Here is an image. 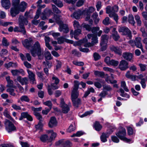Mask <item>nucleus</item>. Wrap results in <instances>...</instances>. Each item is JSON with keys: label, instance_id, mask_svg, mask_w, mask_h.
<instances>
[{"label": "nucleus", "instance_id": "58836bf2", "mask_svg": "<svg viewBox=\"0 0 147 147\" xmlns=\"http://www.w3.org/2000/svg\"><path fill=\"white\" fill-rule=\"evenodd\" d=\"M135 19L136 21L138 26H140L142 24V21L141 20L140 18L138 15H136L135 16Z\"/></svg>", "mask_w": 147, "mask_h": 147}, {"label": "nucleus", "instance_id": "4d7b16f0", "mask_svg": "<svg viewBox=\"0 0 147 147\" xmlns=\"http://www.w3.org/2000/svg\"><path fill=\"white\" fill-rule=\"evenodd\" d=\"M81 30L79 28L77 30H75L74 33V37L75 38L77 39L76 38V36L81 34Z\"/></svg>", "mask_w": 147, "mask_h": 147}, {"label": "nucleus", "instance_id": "9d476101", "mask_svg": "<svg viewBox=\"0 0 147 147\" xmlns=\"http://www.w3.org/2000/svg\"><path fill=\"white\" fill-rule=\"evenodd\" d=\"M19 24L20 26V28H24V25H27L28 23V21L26 18L23 16H20L19 19Z\"/></svg>", "mask_w": 147, "mask_h": 147}, {"label": "nucleus", "instance_id": "6e6d98bb", "mask_svg": "<svg viewBox=\"0 0 147 147\" xmlns=\"http://www.w3.org/2000/svg\"><path fill=\"white\" fill-rule=\"evenodd\" d=\"M93 57L94 60L96 61L99 59L101 57L98 53H95L93 54Z\"/></svg>", "mask_w": 147, "mask_h": 147}, {"label": "nucleus", "instance_id": "69168bd1", "mask_svg": "<svg viewBox=\"0 0 147 147\" xmlns=\"http://www.w3.org/2000/svg\"><path fill=\"white\" fill-rule=\"evenodd\" d=\"M76 129L75 125L74 126L73 125L71 124L69 126L68 129L67 130V131L69 132H70L71 131H73Z\"/></svg>", "mask_w": 147, "mask_h": 147}, {"label": "nucleus", "instance_id": "37998d69", "mask_svg": "<svg viewBox=\"0 0 147 147\" xmlns=\"http://www.w3.org/2000/svg\"><path fill=\"white\" fill-rule=\"evenodd\" d=\"M6 91L9 92L11 95L15 96L16 95V93L14 92V90L11 88H7L6 90Z\"/></svg>", "mask_w": 147, "mask_h": 147}, {"label": "nucleus", "instance_id": "e433bc0d", "mask_svg": "<svg viewBox=\"0 0 147 147\" xmlns=\"http://www.w3.org/2000/svg\"><path fill=\"white\" fill-rule=\"evenodd\" d=\"M52 1L58 7L61 8L63 6V3L59 0H52Z\"/></svg>", "mask_w": 147, "mask_h": 147}, {"label": "nucleus", "instance_id": "4be33fe9", "mask_svg": "<svg viewBox=\"0 0 147 147\" xmlns=\"http://www.w3.org/2000/svg\"><path fill=\"white\" fill-rule=\"evenodd\" d=\"M8 28V30L10 32H12L13 30L14 32H20L23 33L24 34H25L26 33V31L25 28Z\"/></svg>", "mask_w": 147, "mask_h": 147}, {"label": "nucleus", "instance_id": "412c9836", "mask_svg": "<svg viewBox=\"0 0 147 147\" xmlns=\"http://www.w3.org/2000/svg\"><path fill=\"white\" fill-rule=\"evenodd\" d=\"M17 80L20 82L22 85L27 84L28 83V78L26 77L22 78L21 76H19L18 77Z\"/></svg>", "mask_w": 147, "mask_h": 147}, {"label": "nucleus", "instance_id": "b1692460", "mask_svg": "<svg viewBox=\"0 0 147 147\" xmlns=\"http://www.w3.org/2000/svg\"><path fill=\"white\" fill-rule=\"evenodd\" d=\"M110 50L113 51L114 52L119 55H121L122 54L121 50L118 47H115L114 46H111L110 47Z\"/></svg>", "mask_w": 147, "mask_h": 147}, {"label": "nucleus", "instance_id": "5fc2aeb1", "mask_svg": "<svg viewBox=\"0 0 147 147\" xmlns=\"http://www.w3.org/2000/svg\"><path fill=\"white\" fill-rule=\"evenodd\" d=\"M2 42L3 45L7 47L9 45V43L8 42L7 40L4 37L3 38Z\"/></svg>", "mask_w": 147, "mask_h": 147}, {"label": "nucleus", "instance_id": "1a4fd4ad", "mask_svg": "<svg viewBox=\"0 0 147 147\" xmlns=\"http://www.w3.org/2000/svg\"><path fill=\"white\" fill-rule=\"evenodd\" d=\"M53 12L50 10H45L41 13L40 18L42 20H44L47 19Z\"/></svg>", "mask_w": 147, "mask_h": 147}, {"label": "nucleus", "instance_id": "bf43d9fd", "mask_svg": "<svg viewBox=\"0 0 147 147\" xmlns=\"http://www.w3.org/2000/svg\"><path fill=\"white\" fill-rule=\"evenodd\" d=\"M103 23L105 25H107L110 24L109 18L108 17H106L102 21Z\"/></svg>", "mask_w": 147, "mask_h": 147}, {"label": "nucleus", "instance_id": "473e14b6", "mask_svg": "<svg viewBox=\"0 0 147 147\" xmlns=\"http://www.w3.org/2000/svg\"><path fill=\"white\" fill-rule=\"evenodd\" d=\"M108 39V36L106 34L102 35L101 37V42H100V44L102 45L103 43L105 44V43L107 44Z\"/></svg>", "mask_w": 147, "mask_h": 147}, {"label": "nucleus", "instance_id": "cd10ccee", "mask_svg": "<svg viewBox=\"0 0 147 147\" xmlns=\"http://www.w3.org/2000/svg\"><path fill=\"white\" fill-rule=\"evenodd\" d=\"M116 28H113L112 32V37L113 38L115 41L117 40L119 38V36L116 31Z\"/></svg>", "mask_w": 147, "mask_h": 147}, {"label": "nucleus", "instance_id": "9b49d317", "mask_svg": "<svg viewBox=\"0 0 147 147\" xmlns=\"http://www.w3.org/2000/svg\"><path fill=\"white\" fill-rule=\"evenodd\" d=\"M26 118L30 121H32L33 120L32 117L27 112H22L21 114V117L19 118L20 120H22L23 118Z\"/></svg>", "mask_w": 147, "mask_h": 147}, {"label": "nucleus", "instance_id": "0e129e2a", "mask_svg": "<svg viewBox=\"0 0 147 147\" xmlns=\"http://www.w3.org/2000/svg\"><path fill=\"white\" fill-rule=\"evenodd\" d=\"M103 90L107 91H109L112 90L111 87L109 85H104L103 86Z\"/></svg>", "mask_w": 147, "mask_h": 147}, {"label": "nucleus", "instance_id": "13d9d810", "mask_svg": "<svg viewBox=\"0 0 147 147\" xmlns=\"http://www.w3.org/2000/svg\"><path fill=\"white\" fill-rule=\"evenodd\" d=\"M57 134L55 132H53L51 135L50 139H49V142H51L52 140H55V138L57 136Z\"/></svg>", "mask_w": 147, "mask_h": 147}, {"label": "nucleus", "instance_id": "774afa93", "mask_svg": "<svg viewBox=\"0 0 147 147\" xmlns=\"http://www.w3.org/2000/svg\"><path fill=\"white\" fill-rule=\"evenodd\" d=\"M93 111L92 110H90L89 111H87L86 112L83 114L82 115L81 117H84L85 116H87L88 115H90L93 113Z\"/></svg>", "mask_w": 147, "mask_h": 147}, {"label": "nucleus", "instance_id": "680f3d73", "mask_svg": "<svg viewBox=\"0 0 147 147\" xmlns=\"http://www.w3.org/2000/svg\"><path fill=\"white\" fill-rule=\"evenodd\" d=\"M103 69L105 71H109L110 73H113L115 72L114 70L113 69L108 67H104L103 68Z\"/></svg>", "mask_w": 147, "mask_h": 147}, {"label": "nucleus", "instance_id": "393cba45", "mask_svg": "<svg viewBox=\"0 0 147 147\" xmlns=\"http://www.w3.org/2000/svg\"><path fill=\"white\" fill-rule=\"evenodd\" d=\"M84 11H82L80 9H78L73 14L74 17L76 19H79L80 16L84 14Z\"/></svg>", "mask_w": 147, "mask_h": 147}, {"label": "nucleus", "instance_id": "8fccbe9b", "mask_svg": "<svg viewBox=\"0 0 147 147\" xmlns=\"http://www.w3.org/2000/svg\"><path fill=\"white\" fill-rule=\"evenodd\" d=\"M121 87L123 88L124 90L126 92H128L129 90L126 86L125 82L124 81H122L121 82Z\"/></svg>", "mask_w": 147, "mask_h": 147}, {"label": "nucleus", "instance_id": "f704fd0d", "mask_svg": "<svg viewBox=\"0 0 147 147\" xmlns=\"http://www.w3.org/2000/svg\"><path fill=\"white\" fill-rule=\"evenodd\" d=\"M94 127L95 129L97 131L100 130L102 128V126L97 121L95 122Z\"/></svg>", "mask_w": 147, "mask_h": 147}, {"label": "nucleus", "instance_id": "ddd939ff", "mask_svg": "<svg viewBox=\"0 0 147 147\" xmlns=\"http://www.w3.org/2000/svg\"><path fill=\"white\" fill-rule=\"evenodd\" d=\"M10 9V14L12 17H15L19 13L20 11L18 9V5H13Z\"/></svg>", "mask_w": 147, "mask_h": 147}, {"label": "nucleus", "instance_id": "39448f33", "mask_svg": "<svg viewBox=\"0 0 147 147\" xmlns=\"http://www.w3.org/2000/svg\"><path fill=\"white\" fill-rule=\"evenodd\" d=\"M60 100V106L61 108L62 112L65 114L67 113L70 111L71 107V103H70L68 105L65 104L63 98H61Z\"/></svg>", "mask_w": 147, "mask_h": 147}, {"label": "nucleus", "instance_id": "49530a36", "mask_svg": "<svg viewBox=\"0 0 147 147\" xmlns=\"http://www.w3.org/2000/svg\"><path fill=\"white\" fill-rule=\"evenodd\" d=\"M43 104L49 107V109H51L53 104L51 101L50 100H47L43 102Z\"/></svg>", "mask_w": 147, "mask_h": 147}, {"label": "nucleus", "instance_id": "f3484780", "mask_svg": "<svg viewBox=\"0 0 147 147\" xmlns=\"http://www.w3.org/2000/svg\"><path fill=\"white\" fill-rule=\"evenodd\" d=\"M11 72L13 76H16L21 74L23 75L24 74V70L22 69H12L11 71Z\"/></svg>", "mask_w": 147, "mask_h": 147}, {"label": "nucleus", "instance_id": "2f4dec72", "mask_svg": "<svg viewBox=\"0 0 147 147\" xmlns=\"http://www.w3.org/2000/svg\"><path fill=\"white\" fill-rule=\"evenodd\" d=\"M95 10V9L92 7H90L88 9L86 8L84 10V13L86 14H90Z\"/></svg>", "mask_w": 147, "mask_h": 147}, {"label": "nucleus", "instance_id": "423d86ee", "mask_svg": "<svg viewBox=\"0 0 147 147\" xmlns=\"http://www.w3.org/2000/svg\"><path fill=\"white\" fill-rule=\"evenodd\" d=\"M4 124L5 129L8 132L10 133L16 130V127L9 120L5 119L4 122Z\"/></svg>", "mask_w": 147, "mask_h": 147}, {"label": "nucleus", "instance_id": "c85d7f7f", "mask_svg": "<svg viewBox=\"0 0 147 147\" xmlns=\"http://www.w3.org/2000/svg\"><path fill=\"white\" fill-rule=\"evenodd\" d=\"M109 135V134L107 132L105 133H102L100 137L101 141L103 142H107V138L108 137Z\"/></svg>", "mask_w": 147, "mask_h": 147}, {"label": "nucleus", "instance_id": "e2e57ef3", "mask_svg": "<svg viewBox=\"0 0 147 147\" xmlns=\"http://www.w3.org/2000/svg\"><path fill=\"white\" fill-rule=\"evenodd\" d=\"M7 84L6 86L8 87L14 88L13 85V82L12 80H11L7 82Z\"/></svg>", "mask_w": 147, "mask_h": 147}, {"label": "nucleus", "instance_id": "3c124183", "mask_svg": "<svg viewBox=\"0 0 147 147\" xmlns=\"http://www.w3.org/2000/svg\"><path fill=\"white\" fill-rule=\"evenodd\" d=\"M52 7L54 12L57 14H59L61 13V11L55 5H52Z\"/></svg>", "mask_w": 147, "mask_h": 147}, {"label": "nucleus", "instance_id": "a878e982", "mask_svg": "<svg viewBox=\"0 0 147 147\" xmlns=\"http://www.w3.org/2000/svg\"><path fill=\"white\" fill-rule=\"evenodd\" d=\"M22 44L24 47L29 48L32 44V40L30 39H26L24 41L22 42Z\"/></svg>", "mask_w": 147, "mask_h": 147}, {"label": "nucleus", "instance_id": "052dcab7", "mask_svg": "<svg viewBox=\"0 0 147 147\" xmlns=\"http://www.w3.org/2000/svg\"><path fill=\"white\" fill-rule=\"evenodd\" d=\"M8 53V51L6 49H3L1 51L0 56L2 57L4 55H6Z\"/></svg>", "mask_w": 147, "mask_h": 147}, {"label": "nucleus", "instance_id": "603ef678", "mask_svg": "<svg viewBox=\"0 0 147 147\" xmlns=\"http://www.w3.org/2000/svg\"><path fill=\"white\" fill-rule=\"evenodd\" d=\"M139 66L140 67V70L142 71H144L147 69V65L145 64L140 63L139 64Z\"/></svg>", "mask_w": 147, "mask_h": 147}, {"label": "nucleus", "instance_id": "6e6552de", "mask_svg": "<svg viewBox=\"0 0 147 147\" xmlns=\"http://www.w3.org/2000/svg\"><path fill=\"white\" fill-rule=\"evenodd\" d=\"M128 63L125 60H122L119 65V68L121 70L124 71L128 68Z\"/></svg>", "mask_w": 147, "mask_h": 147}, {"label": "nucleus", "instance_id": "79ce46f5", "mask_svg": "<svg viewBox=\"0 0 147 147\" xmlns=\"http://www.w3.org/2000/svg\"><path fill=\"white\" fill-rule=\"evenodd\" d=\"M20 100L22 101H25L27 102H29L30 99L26 95H23L20 97Z\"/></svg>", "mask_w": 147, "mask_h": 147}, {"label": "nucleus", "instance_id": "c9c22d12", "mask_svg": "<svg viewBox=\"0 0 147 147\" xmlns=\"http://www.w3.org/2000/svg\"><path fill=\"white\" fill-rule=\"evenodd\" d=\"M3 115L6 117L8 118L11 121H13V119L10 116L9 112L8 111L7 109H5L3 113Z\"/></svg>", "mask_w": 147, "mask_h": 147}, {"label": "nucleus", "instance_id": "338daca9", "mask_svg": "<svg viewBox=\"0 0 147 147\" xmlns=\"http://www.w3.org/2000/svg\"><path fill=\"white\" fill-rule=\"evenodd\" d=\"M128 134L129 135H132L133 134L134 131L133 128L131 127H128L127 128Z\"/></svg>", "mask_w": 147, "mask_h": 147}, {"label": "nucleus", "instance_id": "dca6fc26", "mask_svg": "<svg viewBox=\"0 0 147 147\" xmlns=\"http://www.w3.org/2000/svg\"><path fill=\"white\" fill-rule=\"evenodd\" d=\"M123 57L127 61L132 62L133 55L132 53H129L125 52L123 54Z\"/></svg>", "mask_w": 147, "mask_h": 147}, {"label": "nucleus", "instance_id": "f03ea898", "mask_svg": "<svg viewBox=\"0 0 147 147\" xmlns=\"http://www.w3.org/2000/svg\"><path fill=\"white\" fill-rule=\"evenodd\" d=\"M30 51L32 56L35 57L37 55L39 59H42L43 58L42 50L38 42L37 41L35 43L30 50Z\"/></svg>", "mask_w": 147, "mask_h": 147}, {"label": "nucleus", "instance_id": "20e7f679", "mask_svg": "<svg viewBox=\"0 0 147 147\" xmlns=\"http://www.w3.org/2000/svg\"><path fill=\"white\" fill-rule=\"evenodd\" d=\"M116 135L121 140L126 142H129L131 141L129 139L125 137L126 132L125 129L122 127H120L118 132L116 133Z\"/></svg>", "mask_w": 147, "mask_h": 147}, {"label": "nucleus", "instance_id": "4468645a", "mask_svg": "<svg viewBox=\"0 0 147 147\" xmlns=\"http://www.w3.org/2000/svg\"><path fill=\"white\" fill-rule=\"evenodd\" d=\"M119 32H122L123 35H127L130 38L131 36V32L128 28H119Z\"/></svg>", "mask_w": 147, "mask_h": 147}, {"label": "nucleus", "instance_id": "de8ad7c7", "mask_svg": "<svg viewBox=\"0 0 147 147\" xmlns=\"http://www.w3.org/2000/svg\"><path fill=\"white\" fill-rule=\"evenodd\" d=\"M52 79L53 81L54 82V84L56 85H57L59 83V80L57 77L55 76L54 75H53V77L52 78Z\"/></svg>", "mask_w": 147, "mask_h": 147}, {"label": "nucleus", "instance_id": "a19ab883", "mask_svg": "<svg viewBox=\"0 0 147 147\" xmlns=\"http://www.w3.org/2000/svg\"><path fill=\"white\" fill-rule=\"evenodd\" d=\"M94 74L95 75L99 77L103 78L105 76V73L102 71H96L94 72Z\"/></svg>", "mask_w": 147, "mask_h": 147}, {"label": "nucleus", "instance_id": "aec40b11", "mask_svg": "<svg viewBox=\"0 0 147 147\" xmlns=\"http://www.w3.org/2000/svg\"><path fill=\"white\" fill-rule=\"evenodd\" d=\"M57 40L58 41V43L59 44H61L63 43L64 42H66L67 43L70 44H73L74 43V41H73L67 39L63 37H61L58 38L57 39Z\"/></svg>", "mask_w": 147, "mask_h": 147}, {"label": "nucleus", "instance_id": "6ab92c4d", "mask_svg": "<svg viewBox=\"0 0 147 147\" xmlns=\"http://www.w3.org/2000/svg\"><path fill=\"white\" fill-rule=\"evenodd\" d=\"M135 46H136L137 48L140 49L143 51V49L141 42V38L140 37H137L136 38L135 41Z\"/></svg>", "mask_w": 147, "mask_h": 147}, {"label": "nucleus", "instance_id": "7c9ffc66", "mask_svg": "<svg viewBox=\"0 0 147 147\" xmlns=\"http://www.w3.org/2000/svg\"><path fill=\"white\" fill-rule=\"evenodd\" d=\"M128 21L129 23L132 26H134L136 22L134 20V17L132 14H130L128 15Z\"/></svg>", "mask_w": 147, "mask_h": 147}, {"label": "nucleus", "instance_id": "bb28decb", "mask_svg": "<svg viewBox=\"0 0 147 147\" xmlns=\"http://www.w3.org/2000/svg\"><path fill=\"white\" fill-rule=\"evenodd\" d=\"M57 125V121L55 118L54 117H51L50 121L49 122V126L51 128L54 126H56Z\"/></svg>", "mask_w": 147, "mask_h": 147}, {"label": "nucleus", "instance_id": "f8f14e48", "mask_svg": "<svg viewBox=\"0 0 147 147\" xmlns=\"http://www.w3.org/2000/svg\"><path fill=\"white\" fill-rule=\"evenodd\" d=\"M28 78L31 82L32 84H36L35 75L34 73L29 69L27 70Z\"/></svg>", "mask_w": 147, "mask_h": 147}, {"label": "nucleus", "instance_id": "5701e85b", "mask_svg": "<svg viewBox=\"0 0 147 147\" xmlns=\"http://www.w3.org/2000/svg\"><path fill=\"white\" fill-rule=\"evenodd\" d=\"M74 88L72 91L71 94H76L77 93H78V90L79 87V85L80 83L77 80L74 81Z\"/></svg>", "mask_w": 147, "mask_h": 147}, {"label": "nucleus", "instance_id": "4c0bfd02", "mask_svg": "<svg viewBox=\"0 0 147 147\" xmlns=\"http://www.w3.org/2000/svg\"><path fill=\"white\" fill-rule=\"evenodd\" d=\"M40 139L42 142H44L47 141L49 142V137L46 134L42 135L40 138Z\"/></svg>", "mask_w": 147, "mask_h": 147}, {"label": "nucleus", "instance_id": "c756f323", "mask_svg": "<svg viewBox=\"0 0 147 147\" xmlns=\"http://www.w3.org/2000/svg\"><path fill=\"white\" fill-rule=\"evenodd\" d=\"M5 66L7 68H8L10 67L15 68H16L18 66V65L16 63H14L11 62H10L8 63L5 64Z\"/></svg>", "mask_w": 147, "mask_h": 147}, {"label": "nucleus", "instance_id": "f257e3e1", "mask_svg": "<svg viewBox=\"0 0 147 147\" xmlns=\"http://www.w3.org/2000/svg\"><path fill=\"white\" fill-rule=\"evenodd\" d=\"M106 13L109 14V16L110 18H113L114 20L117 23L119 16L116 13L118 11V6L116 5H115L113 7L108 6L106 7Z\"/></svg>", "mask_w": 147, "mask_h": 147}, {"label": "nucleus", "instance_id": "a18cd8bd", "mask_svg": "<svg viewBox=\"0 0 147 147\" xmlns=\"http://www.w3.org/2000/svg\"><path fill=\"white\" fill-rule=\"evenodd\" d=\"M36 118L39 120V122H42V118L41 115L38 112H35L34 114Z\"/></svg>", "mask_w": 147, "mask_h": 147}, {"label": "nucleus", "instance_id": "a211bd4d", "mask_svg": "<svg viewBox=\"0 0 147 147\" xmlns=\"http://www.w3.org/2000/svg\"><path fill=\"white\" fill-rule=\"evenodd\" d=\"M2 6L6 9H9L11 6V3L9 0H1Z\"/></svg>", "mask_w": 147, "mask_h": 147}, {"label": "nucleus", "instance_id": "0eeeda50", "mask_svg": "<svg viewBox=\"0 0 147 147\" xmlns=\"http://www.w3.org/2000/svg\"><path fill=\"white\" fill-rule=\"evenodd\" d=\"M79 95V93L71 94V99L73 106L78 107L79 105L81 104V100L79 98H77Z\"/></svg>", "mask_w": 147, "mask_h": 147}, {"label": "nucleus", "instance_id": "2eb2a0df", "mask_svg": "<svg viewBox=\"0 0 147 147\" xmlns=\"http://www.w3.org/2000/svg\"><path fill=\"white\" fill-rule=\"evenodd\" d=\"M27 3L24 1L21 2L17 6L20 11L24 12L27 8Z\"/></svg>", "mask_w": 147, "mask_h": 147}, {"label": "nucleus", "instance_id": "09e8293b", "mask_svg": "<svg viewBox=\"0 0 147 147\" xmlns=\"http://www.w3.org/2000/svg\"><path fill=\"white\" fill-rule=\"evenodd\" d=\"M119 62L118 61L115 60L114 59H112L111 60L110 63L109 65H111L113 66H117L119 64Z\"/></svg>", "mask_w": 147, "mask_h": 147}, {"label": "nucleus", "instance_id": "ea45409f", "mask_svg": "<svg viewBox=\"0 0 147 147\" xmlns=\"http://www.w3.org/2000/svg\"><path fill=\"white\" fill-rule=\"evenodd\" d=\"M44 55L45 60H51L53 59L51 53L49 51L46 52L44 54Z\"/></svg>", "mask_w": 147, "mask_h": 147}, {"label": "nucleus", "instance_id": "72a5a7b5", "mask_svg": "<svg viewBox=\"0 0 147 147\" xmlns=\"http://www.w3.org/2000/svg\"><path fill=\"white\" fill-rule=\"evenodd\" d=\"M98 14L96 12L93 13L91 16L96 24H97L99 21V19L98 18Z\"/></svg>", "mask_w": 147, "mask_h": 147}, {"label": "nucleus", "instance_id": "c03bdc74", "mask_svg": "<svg viewBox=\"0 0 147 147\" xmlns=\"http://www.w3.org/2000/svg\"><path fill=\"white\" fill-rule=\"evenodd\" d=\"M89 22L90 25L85 23H83L82 24V26L83 28H90L91 25L93 24V20L92 19H90L89 20Z\"/></svg>", "mask_w": 147, "mask_h": 147}, {"label": "nucleus", "instance_id": "864d4df0", "mask_svg": "<svg viewBox=\"0 0 147 147\" xmlns=\"http://www.w3.org/2000/svg\"><path fill=\"white\" fill-rule=\"evenodd\" d=\"M86 0H78V1L76 3V5L78 7H80L82 6Z\"/></svg>", "mask_w": 147, "mask_h": 147}, {"label": "nucleus", "instance_id": "7ed1b4c3", "mask_svg": "<svg viewBox=\"0 0 147 147\" xmlns=\"http://www.w3.org/2000/svg\"><path fill=\"white\" fill-rule=\"evenodd\" d=\"M86 30L90 31L93 33L95 36L94 37H92V38L91 42L92 44L94 45L98 42V38L97 36V35L100 36L102 33V30H99V28H85Z\"/></svg>", "mask_w": 147, "mask_h": 147}]
</instances>
